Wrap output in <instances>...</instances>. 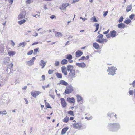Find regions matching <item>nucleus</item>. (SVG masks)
Returning a JSON list of instances; mask_svg holds the SVG:
<instances>
[{"mask_svg":"<svg viewBox=\"0 0 135 135\" xmlns=\"http://www.w3.org/2000/svg\"><path fill=\"white\" fill-rule=\"evenodd\" d=\"M108 128L111 131L115 132L117 131L120 128V126L119 123H109Z\"/></svg>","mask_w":135,"mask_h":135,"instance_id":"obj_1","label":"nucleus"},{"mask_svg":"<svg viewBox=\"0 0 135 135\" xmlns=\"http://www.w3.org/2000/svg\"><path fill=\"white\" fill-rule=\"evenodd\" d=\"M73 90L72 87L71 85H70L67 86L65 93L66 94H69L71 93Z\"/></svg>","mask_w":135,"mask_h":135,"instance_id":"obj_2","label":"nucleus"},{"mask_svg":"<svg viewBox=\"0 0 135 135\" xmlns=\"http://www.w3.org/2000/svg\"><path fill=\"white\" fill-rule=\"evenodd\" d=\"M36 59L35 57H33L30 60L26 62V64L29 66H31L34 64V61Z\"/></svg>","mask_w":135,"mask_h":135,"instance_id":"obj_3","label":"nucleus"},{"mask_svg":"<svg viewBox=\"0 0 135 135\" xmlns=\"http://www.w3.org/2000/svg\"><path fill=\"white\" fill-rule=\"evenodd\" d=\"M117 69H115V68L114 67H112L109 73H108V75H114V74H115V70Z\"/></svg>","mask_w":135,"mask_h":135,"instance_id":"obj_4","label":"nucleus"},{"mask_svg":"<svg viewBox=\"0 0 135 135\" xmlns=\"http://www.w3.org/2000/svg\"><path fill=\"white\" fill-rule=\"evenodd\" d=\"M41 92L38 91H36L33 90L31 92V95L33 97L35 98L36 97L38 96L39 94H40Z\"/></svg>","mask_w":135,"mask_h":135,"instance_id":"obj_5","label":"nucleus"},{"mask_svg":"<svg viewBox=\"0 0 135 135\" xmlns=\"http://www.w3.org/2000/svg\"><path fill=\"white\" fill-rule=\"evenodd\" d=\"M70 72L68 75V77L70 79H73V78L75 77V70L72 71Z\"/></svg>","mask_w":135,"mask_h":135,"instance_id":"obj_6","label":"nucleus"},{"mask_svg":"<svg viewBox=\"0 0 135 135\" xmlns=\"http://www.w3.org/2000/svg\"><path fill=\"white\" fill-rule=\"evenodd\" d=\"M26 13L25 11L21 12L18 15V18L19 19H21L24 18L25 17Z\"/></svg>","mask_w":135,"mask_h":135,"instance_id":"obj_7","label":"nucleus"},{"mask_svg":"<svg viewBox=\"0 0 135 135\" xmlns=\"http://www.w3.org/2000/svg\"><path fill=\"white\" fill-rule=\"evenodd\" d=\"M76 64L79 67L82 68H85L86 66V65L84 62L76 63Z\"/></svg>","mask_w":135,"mask_h":135,"instance_id":"obj_8","label":"nucleus"},{"mask_svg":"<svg viewBox=\"0 0 135 135\" xmlns=\"http://www.w3.org/2000/svg\"><path fill=\"white\" fill-rule=\"evenodd\" d=\"M47 63L46 61H44L43 60H41L39 62V65L40 66H42V68H43L45 66Z\"/></svg>","mask_w":135,"mask_h":135,"instance_id":"obj_9","label":"nucleus"},{"mask_svg":"<svg viewBox=\"0 0 135 135\" xmlns=\"http://www.w3.org/2000/svg\"><path fill=\"white\" fill-rule=\"evenodd\" d=\"M74 127L76 129H78L81 128L82 126L81 124L80 123H74L73 124Z\"/></svg>","mask_w":135,"mask_h":135,"instance_id":"obj_10","label":"nucleus"},{"mask_svg":"<svg viewBox=\"0 0 135 135\" xmlns=\"http://www.w3.org/2000/svg\"><path fill=\"white\" fill-rule=\"evenodd\" d=\"M83 54V52L80 50H78L75 53L76 56L77 57H79L81 56Z\"/></svg>","mask_w":135,"mask_h":135,"instance_id":"obj_11","label":"nucleus"},{"mask_svg":"<svg viewBox=\"0 0 135 135\" xmlns=\"http://www.w3.org/2000/svg\"><path fill=\"white\" fill-rule=\"evenodd\" d=\"M69 5V4L68 3L63 4L62 5L60 6L59 9L61 10H64Z\"/></svg>","mask_w":135,"mask_h":135,"instance_id":"obj_12","label":"nucleus"},{"mask_svg":"<svg viewBox=\"0 0 135 135\" xmlns=\"http://www.w3.org/2000/svg\"><path fill=\"white\" fill-rule=\"evenodd\" d=\"M62 72L65 75H66L68 74V73L66 71V68L65 66H63L61 68Z\"/></svg>","mask_w":135,"mask_h":135,"instance_id":"obj_13","label":"nucleus"},{"mask_svg":"<svg viewBox=\"0 0 135 135\" xmlns=\"http://www.w3.org/2000/svg\"><path fill=\"white\" fill-rule=\"evenodd\" d=\"M61 102V105L64 107H65L66 105V103L64 99L63 98H61L60 99Z\"/></svg>","mask_w":135,"mask_h":135,"instance_id":"obj_14","label":"nucleus"},{"mask_svg":"<svg viewBox=\"0 0 135 135\" xmlns=\"http://www.w3.org/2000/svg\"><path fill=\"white\" fill-rule=\"evenodd\" d=\"M118 27L120 29H124L125 28V25L123 23H119L118 25Z\"/></svg>","mask_w":135,"mask_h":135,"instance_id":"obj_15","label":"nucleus"},{"mask_svg":"<svg viewBox=\"0 0 135 135\" xmlns=\"http://www.w3.org/2000/svg\"><path fill=\"white\" fill-rule=\"evenodd\" d=\"M67 101L70 103H73L75 102V99L73 97L69 98L67 99Z\"/></svg>","mask_w":135,"mask_h":135,"instance_id":"obj_16","label":"nucleus"},{"mask_svg":"<svg viewBox=\"0 0 135 135\" xmlns=\"http://www.w3.org/2000/svg\"><path fill=\"white\" fill-rule=\"evenodd\" d=\"M67 70L68 71H74V70H73L74 67L72 65H69L67 66Z\"/></svg>","mask_w":135,"mask_h":135,"instance_id":"obj_17","label":"nucleus"},{"mask_svg":"<svg viewBox=\"0 0 135 135\" xmlns=\"http://www.w3.org/2000/svg\"><path fill=\"white\" fill-rule=\"evenodd\" d=\"M93 46L94 47L97 49H98L99 48V45L98 43L96 42L93 43Z\"/></svg>","mask_w":135,"mask_h":135,"instance_id":"obj_18","label":"nucleus"},{"mask_svg":"<svg viewBox=\"0 0 135 135\" xmlns=\"http://www.w3.org/2000/svg\"><path fill=\"white\" fill-rule=\"evenodd\" d=\"M132 8L131 5H128L126 7V11L127 12H128L130 11Z\"/></svg>","mask_w":135,"mask_h":135,"instance_id":"obj_19","label":"nucleus"},{"mask_svg":"<svg viewBox=\"0 0 135 135\" xmlns=\"http://www.w3.org/2000/svg\"><path fill=\"white\" fill-rule=\"evenodd\" d=\"M68 129L69 128L67 127L63 128L61 131V134H64Z\"/></svg>","mask_w":135,"mask_h":135,"instance_id":"obj_20","label":"nucleus"},{"mask_svg":"<svg viewBox=\"0 0 135 135\" xmlns=\"http://www.w3.org/2000/svg\"><path fill=\"white\" fill-rule=\"evenodd\" d=\"M68 63V61L66 59H63L61 62V64L62 65L67 64Z\"/></svg>","mask_w":135,"mask_h":135,"instance_id":"obj_21","label":"nucleus"},{"mask_svg":"<svg viewBox=\"0 0 135 135\" xmlns=\"http://www.w3.org/2000/svg\"><path fill=\"white\" fill-rule=\"evenodd\" d=\"M60 83L64 85L67 86L68 85V83L64 80H61L60 81Z\"/></svg>","mask_w":135,"mask_h":135,"instance_id":"obj_22","label":"nucleus"},{"mask_svg":"<svg viewBox=\"0 0 135 135\" xmlns=\"http://www.w3.org/2000/svg\"><path fill=\"white\" fill-rule=\"evenodd\" d=\"M55 74L57 78H61L62 77V75L61 73L58 72L55 73Z\"/></svg>","mask_w":135,"mask_h":135,"instance_id":"obj_23","label":"nucleus"},{"mask_svg":"<svg viewBox=\"0 0 135 135\" xmlns=\"http://www.w3.org/2000/svg\"><path fill=\"white\" fill-rule=\"evenodd\" d=\"M116 36V34H106V36L108 38H110L111 37H114Z\"/></svg>","mask_w":135,"mask_h":135,"instance_id":"obj_24","label":"nucleus"},{"mask_svg":"<svg viewBox=\"0 0 135 135\" xmlns=\"http://www.w3.org/2000/svg\"><path fill=\"white\" fill-rule=\"evenodd\" d=\"M66 58L69 60H71L72 58V56L71 55L68 54L66 56Z\"/></svg>","mask_w":135,"mask_h":135,"instance_id":"obj_25","label":"nucleus"},{"mask_svg":"<svg viewBox=\"0 0 135 135\" xmlns=\"http://www.w3.org/2000/svg\"><path fill=\"white\" fill-rule=\"evenodd\" d=\"M69 118L68 116H66L65 118L63 120V121L65 123H66L69 121Z\"/></svg>","mask_w":135,"mask_h":135,"instance_id":"obj_26","label":"nucleus"},{"mask_svg":"<svg viewBox=\"0 0 135 135\" xmlns=\"http://www.w3.org/2000/svg\"><path fill=\"white\" fill-rule=\"evenodd\" d=\"M77 101L78 102H79V101H81L82 100V97L79 95H77Z\"/></svg>","mask_w":135,"mask_h":135,"instance_id":"obj_27","label":"nucleus"},{"mask_svg":"<svg viewBox=\"0 0 135 135\" xmlns=\"http://www.w3.org/2000/svg\"><path fill=\"white\" fill-rule=\"evenodd\" d=\"M25 22L26 20L25 19H23L21 21H19L18 23L20 25H22Z\"/></svg>","mask_w":135,"mask_h":135,"instance_id":"obj_28","label":"nucleus"},{"mask_svg":"<svg viewBox=\"0 0 135 135\" xmlns=\"http://www.w3.org/2000/svg\"><path fill=\"white\" fill-rule=\"evenodd\" d=\"M13 65L12 63H11L9 65V66L8 67L7 69V72H8V70L9 68V69H11L12 68H13Z\"/></svg>","mask_w":135,"mask_h":135,"instance_id":"obj_29","label":"nucleus"},{"mask_svg":"<svg viewBox=\"0 0 135 135\" xmlns=\"http://www.w3.org/2000/svg\"><path fill=\"white\" fill-rule=\"evenodd\" d=\"M68 113L72 116H74V114L73 112L72 111H69L68 112Z\"/></svg>","mask_w":135,"mask_h":135,"instance_id":"obj_30","label":"nucleus"},{"mask_svg":"<svg viewBox=\"0 0 135 135\" xmlns=\"http://www.w3.org/2000/svg\"><path fill=\"white\" fill-rule=\"evenodd\" d=\"M15 53L14 52L12 51L8 52V54L10 56H12L14 55Z\"/></svg>","mask_w":135,"mask_h":135,"instance_id":"obj_31","label":"nucleus"},{"mask_svg":"<svg viewBox=\"0 0 135 135\" xmlns=\"http://www.w3.org/2000/svg\"><path fill=\"white\" fill-rule=\"evenodd\" d=\"M131 22V20L129 19L126 20L124 22V23L127 24H129Z\"/></svg>","mask_w":135,"mask_h":135,"instance_id":"obj_32","label":"nucleus"},{"mask_svg":"<svg viewBox=\"0 0 135 135\" xmlns=\"http://www.w3.org/2000/svg\"><path fill=\"white\" fill-rule=\"evenodd\" d=\"M39 48H36L34 50L33 54L34 55H36L37 54V52L38 51Z\"/></svg>","mask_w":135,"mask_h":135,"instance_id":"obj_33","label":"nucleus"},{"mask_svg":"<svg viewBox=\"0 0 135 135\" xmlns=\"http://www.w3.org/2000/svg\"><path fill=\"white\" fill-rule=\"evenodd\" d=\"M45 105L47 107V108H52V107H51L50 105L48 103H46Z\"/></svg>","mask_w":135,"mask_h":135,"instance_id":"obj_34","label":"nucleus"},{"mask_svg":"<svg viewBox=\"0 0 135 135\" xmlns=\"http://www.w3.org/2000/svg\"><path fill=\"white\" fill-rule=\"evenodd\" d=\"M7 112L5 110L3 111H0V114L2 115H6L7 114Z\"/></svg>","mask_w":135,"mask_h":135,"instance_id":"obj_35","label":"nucleus"},{"mask_svg":"<svg viewBox=\"0 0 135 135\" xmlns=\"http://www.w3.org/2000/svg\"><path fill=\"white\" fill-rule=\"evenodd\" d=\"M96 30L94 32L97 31L99 29V24H96Z\"/></svg>","mask_w":135,"mask_h":135,"instance_id":"obj_36","label":"nucleus"},{"mask_svg":"<svg viewBox=\"0 0 135 135\" xmlns=\"http://www.w3.org/2000/svg\"><path fill=\"white\" fill-rule=\"evenodd\" d=\"M124 18L122 16H121L118 20V22L121 23L123 21Z\"/></svg>","mask_w":135,"mask_h":135,"instance_id":"obj_37","label":"nucleus"},{"mask_svg":"<svg viewBox=\"0 0 135 135\" xmlns=\"http://www.w3.org/2000/svg\"><path fill=\"white\" fill-rule=\"evenodd\" d=\"M91 20H93V22H98L97 20L96 19V18L94 17H93L91 18Z\"/></svg>","mask_w":135,"mask_h":135,"instance_id":"obj_38","label":"nucleus"},{"mask_svg":"<svg viewBox=\"0 0 135 135\" xmlns=\"http://www.w3.org/2000/svg\"><path fill=\"white\" fill-rule=\"evenodd\" d=\"M96 41L100 43H102L103 42V41L102 40H100V39H97L96 40Z\"/></svg>","mask_w":135,"mask_h":135,"instance_id":"obj_39","label":"nucleus"},{"mask_svg":"<svg viewBox=\"0 0 135 135\" xmlns=\"http://www.w3.org/2000/svg\"><path fill=\"white\" fill-rule=\"evenodd\" d=\"M108 116H109L110 117H112L114 116V114L113 113H109L107 115Z\"/></svg>","mask_w":135,"mask_h":135,"instance_id":"obj_40","label":"nucleus"},{"mask_svg":"<svg viewBox=\"0 0 135 135\" xmlns=\"http://www.w3.org/2000/svg\"><path fill=\"white\" fill-rule=\"evenodd\" d=\"M54 71V70H49L48 73L49 74H51L53 73Z\"/></svg>","mask_w":135,"mask_h":135,"instance_id":"obj_41","label":"nucleus"},{"mask_svg":"<svg viewBox=\"0 0 135 135\" xmlns=\"http://www.w3.org/2000/svg\"><path fill=\"white\" fill-rule=\"evenodd\" d=\"M33 51V50H31L28 52L27 53V54L28 55H31L32 54Z\"/></svg>","mask_w":135,"mask_h":135,"instance_id":"obj_42","label":"nucleus"},{"mask_svg":"<svg viewBox=\"0 0 135 135\" xmlns=\"http://www.w3.org/2000/svg\"><path fill=\"white\" fill-rule=\"evenodd\" d=\"M33 0H26V3L27 4H30L31 3L33 2Z\"/></svg>","mask_w":135,"mask_h":135,"instance_id":"obj_43","label":"nucleus"},{"mask_svg":"<svg viewBox=\"0 0 135 135\" xmlns=\"http://www.w3.org/2000/svg\"><path fill=\"white\" fill-rule=\"evenodd\" d=\"M134 14H132L129 16V17L131 19H133L134 18Z\"/></svg>","mask_w":135,"mask_h":135,"instance_id":"obj_44","label":"nucleus"},{"mask_svg":"<svg viewBox=\"0 0 135 135\" xmlns=\"http://www.w3.org/2000/svg\"><path fill=\"white\" fill-rule=\"evenodd\" d=\"M59 64V61H55V65L56 66H58Z\"/></svg>","mask_w":135,"mask_h":135,"instance_id":"obj_45","label":"nucleus"},{"mask_svg":"<svg viewBox=\"0 0 135 135\" xmlns=\"http://www.w3.org/2000/svg\"><path fill=\"white\" fill-rule=\"evenodd\" d=\"M130 85H132L133 87H135V80L132 83L130 84Z\"/></svg>","mask_w":135,"mask_h":135,"instance_id":"obj_46","label":"nucleus"},{"mask_svg":"<svg viewBox=\"0 0 135 135\" xmlns=\"http://www.w3.org/2000/svg\"><path fill=\"white\" fill-rule=\"evenodd\" d=\"M11 44L13 46H14L15 45V43L12 40H11Z\"/></svg>","mask_w":135,"mask_h":135,"instance_id":"obj_47","label":"nucleus"},{"mask_svg":"<svg viewBox=\"0 0 135 135\" xmlns=\"http://www.w3.org/2000/svg\"><path fill=\"white\" fill-rule=\"evenodd\" d=\"M103 37V34H99V35L97 37L98 38H102Z\"/></svg>","mask_w":135,"mask_h":135,"instance_id":"obj_48","label":"nucleus"},{"mask_svg":"<svg viewBox=\"0 0 135 135\" xmlns=\"http://www.w3.org/2000/svg\"><path fill=\"white\" fill-rule=\"evenodd\" d=\"M116 31L115 30H113L112 31H110L109 34H116Z\"/></svg>","mask_w":135,"mask_h":135,"instance_id":"obj_49","label":"nucleus"},{"mask_svg":"<svg viewBox=\"0 0 135 135\" xmlns=\"http://www.w3.org/2000/svg\"><path fill=\"white\" fill-rule=\"evenodd\" d=\"M108 13V11H107L106 12H104L103 15V16L104 17Z\"/></svg>","mask_w":135,"mask_h":135,"instance_id":"obj_50","label":"nucleus"},{"mask_svg":"<svg viewBox=\"0 0 135 135\" xmlns=\"http://www.w3.org/2000/svg\"><path fill=\"white\" fill-rule=\"evenodd\" d=\"M129 93L130 95H132L133 94V90H130L129 91Z\"/></svg>","mask_w":135,"mask_h":135,"instance_id":"obj_51","label":"nucleus"},{"mask_svg":"<svg viewBox=\"0 0 135 135\" xmlns=\"http://www.w3.org/2000/svg\"><path fill=\"white\" fill-rule=\"evenodd\" d=\"M85 59H86L85 57L84 56H83L81 57L79 59V60H84Z\"/></svg>","mask_w":135,"mask_h":135,"instance_id":"obj_52","label":"nucleus"},{"mask_svg":"<svg viewBox=\"0 0 135 135\" xmlns=\"http://www.w3.org/2000/svg\"><path fill=\"white\" fill-rule=\"evenodd\" d=\"M50 18L51 19H53L54 18H56V16L54 15H52L50 17Z\"/></svg>","mask_w":135,"mask_h":135,"instance_id":"obj_53","label":"nucleus"},{"mask_svg":"<svg viewBox=\"0 0 135 135\" xmlns=\"http://www.w3.org/2000/svg\"><path fill=\"white\" fill-rule=\"evenodd\" d=\"M40 16V15H37V14H36V15H33V17H35L36 18L38 17L39 16Z\"/></svg>","mask_w":135,"mask_h":135,"instance_id":"obj_54","label":"nucleus"},{"mask_svg":"<svg viewBox=\"0 0 135 135\" xmlns=\"http://www.w3.org/2000/svg\"><path fill=\"white\" fill-rule=\"evenodd\" d=\"M42 80L43 81H44L45 80V76L44 75H42Z\"/></svg>","mask_w":135,"mask_h":135,"instance_id":"obj_55","label":"nucleus"},{"mask_svg":"<svg viewBox=\"0 0 135 135\" xmlns=\"http://www.w3.org/2000/svg\"><path fill=\"white\" fill-rule=\"evenodd\" d=\"M109 29H108L107 31L104 32H103V34H107L108 32H109Z\"/></svg>","mask_w":135,"mask_h":135,"instance_id":"obj_56","label":"nucleus"},{"mask_svg":"<svg viewBox=\"0 0 135 135\" xmlns=\"http://www.w3.org/2000/svg\"><path fill=\"white\" fill-rule=\"evenodd\" d=\"M49 95L52 97V98H53L54 99V97H55V96L54 95H51L50 94Z\"/></svg>","mask_w":135,"mask_h":135,"instance_id":"obj_57","label":"nucleus"},{"mask_svg":"<svg viewBox=\"0 0 135 135\" xmlns=\"http://www.w3.org/2000/svg\"><path fill=\"white\" fill-rule=\"evenodd\" d=\"M8 1L11 4H12L13 1V0H8Z\"/></svg>","mask_w":135,"mask_h":135,"instance_id":"obj_58","label":"nucleus"},{"mask_svg":"<svg viewBox=\"0 0 135 135\" xmlns=\"http://www.w3.org/2000/svg\"><path fill=\"white\" fill-rule=\"evenodd\" d=\"M24 99L25 100V101H26V104H27L28 103V101L26 99V98H24Z\"/></svg>","mask_w":135,"mask_h":135,"instance_id":"obj_59","label":"nucleus"},{"mask_svg":"<svg viewBox=\"0 0 135 135\" xmlns=\"http://www.w3.org/2000/svg\"><path fill=\"white\" fill-rule=\"evenodd\" d=\"M38 43L39 42H34V43H33V44H32V45L33 46V45H35L37 44H38Z\"/></svg>","mask_w":135,"mask_h":135,"instance_id":"obj_60","label":"nucleus"},{"mask_svg":"<svg viewBox=\"0 0 135 135\" xmlns=\"http://www.w3.org/2000/svg\"><path fill=\"white\" fill-rule=\"evenodd\" d=\"M23 43H24V44H23V46H22V47H25V45H26L27 44V43L25 42H23Z\"/></svg>","mask_w":135,"mask_h":135,"instance_id":"obj_61","label":"nucleus"},{"mask_svg":"<svg viewBox=\"0 0 135 135\" xmlns=\"http://www.w3.org/2000/svg\"><path fill=\"white\" fill-rule=\"evenodd\" d=\"M24 43H21L19 44V45L20 46H21L22 45L23 46V44H24Z\"/></svg>","mask_w":135,"mask_h":135,"instance_id":"obj_62","label":"nucleus"},{"mask_svg":"<svg viewBox=\"0 0 135 135\" xmlns=\"http://www.w3.org/2000/svg\"><path fill=\"white\" fill-rule=\"evenodd\" d=\"M74 119V117H71L70 118V120H73Z\"/></svg>","mask_w":135,"mask_h":135,"instance_id":"obj_63","label":"nucleus"},{"mask_svg":"<svg viewBox=\"0 0 135 135\" xmlns=\"http://www.w3.org/2000/svg\"><path fill=\"white\" fill-rule=\"evenodd\" d=\"M44 8L45 10H46L47 9V8L46 7V5L44 6Z\"/></svg>","mask_w":135,"mask_h":135,"instance_id":"obj_64","label":"nucleus"}]
</instances>
